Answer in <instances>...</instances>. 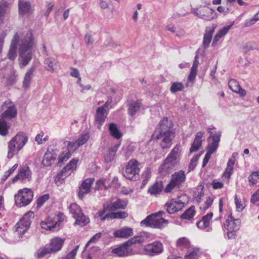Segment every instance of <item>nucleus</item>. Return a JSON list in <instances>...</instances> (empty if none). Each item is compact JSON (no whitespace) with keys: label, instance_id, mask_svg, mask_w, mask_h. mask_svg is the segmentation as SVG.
I'll return each instance as SVG.
<instances>
[{"label":"nucleus","instance_id":"864d4df0","mask_svg":"<svg viewBox=\"0 0 259 259\" xmlns=\"http://www.w3.org/2000/svg\"><path fill=\"white\" fill-rule=\"evenodd\" d=\"M229 88L234 92H237L239 88L240 87L239 83L235 79H231L228 82Z\"/></svg>","mask_w":259,"mask_h":259},{"label":"nucleus","instance_id":"774afa93","mask_svg":"<svg viewBox=\"0 0 259 259\" xmlns=\"http://www.w3.org/2000/svg\"><path fill=\"white\" fill-rule=\"evenodd\" d=\"M110 3V0H100V6L102 9H107Z\"/></svg>","mask_w":259,"mask_h":259},{"label":"nucleus","instance_id":"c03bdc74","mask_svg":"<svg viewBox=\"0 0 259 259\" xmlns=\"http://www.w3.org/2000/svg\"><path fill=\"white\" fill-rule=\"evenodd\" d=\"M192 13L195 15L206 20H211L212 19V17L211 16H208L203 13L202 11L201 7H200L199 9H197L196 10L193 11Z\"/></svg>","mask_w":259,"mask_h":259},{"label":"nucleus","instance_id":"39448f33","mask_svg":"<svg viewBox=\"0 0 259 259\" xmlns=\"http://www.w3.org/2000/svg\"><path fill=\"white\" fill-rule=\"evenodd\" d=\"M33 197V193L31 190L27 188L20 190L15 196L16 205L19 207L26 206L32 201Z\"/></svg>","mask_w":259,"mask_h":259},{"label":"nucleus","instance_id":"bb28decb","mask_svg":"<svg viewBox=\"0 0 259 259\" xmlns=\"http://www.w3.org/2000/svg\"><path fill=\"white\" fill-rule=\"evenodd\" d=\"M203 136V133L201 132H198L196 134L194 142L190 149L191 153L197 151L201 147Z\"/></svg>","mask_w":259,"mask_h":259},{"label":"nucleus","instance_id":"f3484780","mask_svg":"<svg viewBox=\"0 0 259 259\" xmlns=\"http://www.w3.org/2000/svg\"><path fill=\"white\" fill-rule=\"evenodd\" d=\"M19 41V34L16 32L11 42L10 47L8 53V57L11 60H14L17 57V50Z\"/></svg>","mask_w":259,"mask_h":259},{"label":"nucleus","instance_id":"c9c22d12","mask_svg":"<svg viewBox=\"0 0 259 259\" xmlns=\"http://www.w3.org/2000/svg\"><path fill=\"white\" fill-rule=\"evenodd\" d=\"M21 149L18 148V146L11 139L8 143V158H12Z\"/></svg>","mask_w":259,"mask_h":259},{"label":"nucleus","instance_id":"a211bd4d","mask_svg":"<svg viewBox=\"0 0 259 259\" xmlns=\"http://www.w3.org/2000/svg\"><path fill=\"white\" fill-rule=\"evenodd\" d=\"M94 181V178H88L82 182L81 185L79 187L78 197L80 199H82L84 194L90 192Z\"/></svg>","mask_w":259,"mask_h":259},{"label":"nucleus","instance_id":"393cba45","mask_svg":"<svg viewBox=\"0 0 259 259\" xmlns=\"http://www.w3.org/2000/svg\"><path fill=\"white\" fill-rule=\"evenodd\" d=\"M64 242V239L59 237H55L51 240L49 244H48L53 253H55L60 250Z\"/></svg>","mask_w":259,"mask_h":259},{"label":"nucleus","instance_id":"2eb2a0df","mask_svg":"<svg viewBox=\"0 0 259 259\" xmlns=\"http://www.w3.org/2000/svg\"><path fill=\"white\" fill-rule=\"evenodd\" d=\"M221 134V132H219L218 133H211V135L207 139L208 143L206 150L213 152L217 150L219 147Z\"/></svg>","mask_w":259,"mask_h":259},{"label":"nucleus","instance_id":"09e8293b","mask_svg":"<svg viewBox=\"0 0 259 259\" xmlns=\"http://www.w3.org/2000/svg\"><path fill=\"white\" fill-rule=\"evenodd\" d=\"M111 219H122L128 217V213L125 211H119L118 212H111Z\"/></svg>","mask_w":259,"mask_h":259},{"label":"nucleus","instance_id":"37998d69","mask_svg":"<svg viewBox=\"0 0 259 259\" xmlns=\"http://www.w3.org/2000/svg\"><path fill=\"white\" fill-rule=\"evenodd\" d=\"M69 208L70 212L74 218L82 212L80 207L76 203H71L70 205Z\"/></svg>","mask_w":259,"mask_h":259},{"label":"nucleus","instance_id":"9b49d317","mask_svg":"<svg viewBox=\"0 0 259 259\" xmlns=\"http://www.w3.org/2000/svg\"><path fill=\"white\" fill-rule=\"evenodd\" d=\"M143 250L145 252V254L149 256H154L162 253L163 247L160 242L155 241L144 246Z\"/></svg>","mask_w":259,"mask_h":259},{"label":"nucleus","instance_id":"6e6d98bb","mask_svg":"<svg viewBox=\"0 0 259 259\" xmlns=\"http://www.w3.org/2000/svg\"><path fill=\"white\" fill-rule=\"evenodd\" d=\"M49 195L48 194H45L39 197L37 200V207L41 206L45 202L49 200Z\"/></svg>","mask_w":259,"mask_h":259},{"label":"nucleus","instance_id":"ddd939ff","mask_svg":"<svg viewBox=\"0 0 259 259\" xmlns=\"http://www.w3.org/2000/svg\"><path fill=\"white\" fill-rule=\"evenodd\" d=\"M78 160L72 159L65 167H64L60 172L58 174L57 179L58 181H63L67 176L75 169Z\"/></svg>","mask_w":259,"mask_h":259},{"label":"nucleus","instance_id":"4d7b16f0","mask_svg":"<svg viewBox=\"0 0 259 259\" xmlns=\"http://www.w3.org/2000/svg\"><path fill=\"white\" fill-rule=\"evenodd\" d=\"M258 15V14H256V15H255L254 16V17L249 20H246L245 22V27H249V26H250L252 25H253L254 24H255L256 23V22L257 21V20H259V17L257 16Z\"/></svg>","mask_w":259,"mask_h":259},{"label":"nucleus","instance_id":"a19ab883","mask_svg":"<svg viewBox=\"0 0 259 259\" xmlns=\"http://www.w3.org/2000/svg\"><path fill=\"white\" fill-rule=\"evenodd\" d=\"M50 253H53L48 245H46L44 247L40 248L37 252V257L41 258L45 256L46 255Z\"/></svg>","mask_w":259,"mask_h":259},{"label":"nucleus","instance_id":"13d9d810","mask_svg":"<svg viewBox=\"0 0 259 259\" xmlns=\"http://www.w3.org/2000/svg\"><path fill=\"white\" fill-rule=\"evenodd\" d=\"M234 199L237 210L239 212L242 211L244 209V206L242 204L241 201L238 199L237 196L236 195L235 196Z\"/></svg>","mask_w":259,"mask_h":259},{"label":"nucleus","instance_id":"ea45409f","mask_svg":"<svg viewBox=\"0 0 259 259\" xmlns=\"http://www.w3.org/2000/svg\"><path fill=\"white\" fill-rule=\"evenodd\" d=\"M109 130L111 135L115 138L119 139L121 137V134L119 132L115 124L113 123H110L109 124Z\"/></svg>","mask_w":259,"mask_h":259},{"label":"nucleus","instance_id":"4be33fe9","mask_svg":"<svg viewBox=\"0 0 259 259\" xmlns=\"http://www.w3.org/2000/svg\"><path fill=\"white\" fill-rule=\"evenodd\" d=\"M133 229L131 228L124 227L116 230L113 234L115 237L127 238L133 235Z\"/></svg>","mask_w":259,"mask_h":259},{"label":"nucleus","instance_id":"3c124183","mask_svg":"<svg viewBox=\"0 0 259 259\" xmlns=\"http://www.w3.org/2000/svg\"><path fill=\"white\" fill-rule=\"evenodd\" d=\"M259 179V172H252L248 178V182L250 186H253L257 183V179Z\"/></svg>","mask_w":259,"mask_h":259},{"label":"nucleus","instance_id":"4c0bfd02","mask_svg":"<svg viewBox=\"0 0 259 259\" xmlns=\"http://www.w3.org/2000/svg\"><path fill=\"white\" fill-rule=\"evenodd\" d=\"M195 213V207L194 206H190L180 216L181 220H192Z\"/></svg>","mask_w":259,"mask_h":259},{"label":"nucleus","instance_id":"de8ad7c7","mask_svg":"<svg viewBox=\"0 0 259 259\" xmlns=\"http://www.w3.org/2000/svg\"><path fill=\"white\" fill-rule=\"evenodd\" d=\"M89 139V134L88 133H85L82 134L80 136H79L76 142L77 143L78 146L80 147L86 143Z\"/></svg>","mask_w":259,"mask_h":259},{"label":"nucleus","instance_id":"1a4fd4ad","mask_svg":"<svg viewBox=\"0 0 259 259\" xmlns=\"http://www.w3.org/2000/svg\"><path fill=\"white\" fill-rule=\"evenodd\" d=\"M174 137L173 132L167 133H154L152 136L153 140H161L160 143V146L162 149H166L169 148L171 144L172 138Z\"/></svg>","mask_w":259,"mask_h":259},{"label":"nucleus","instance_id":"f257e3e1","mask_svg":"<svg viewBox=\"0 0 259 259\" xmlns=\"http://www.w3.org/2000/svg\"><path fill=\"white\" fill-rule=\"evenodd\" d=\"M35 44L31 31H28L25 35H19L18 49L19 64L22 67L27 66L32 58V50Z\"/></svg>","mask_w":259,"mask_h":259},{"label":"nucleus","instance_id":"a18cd8bd","mask_svg":"<svg viewBox=\"0 0 259 259\" xmlns=\"http://www.w3.org/2000/svg\"><path fill=\"white\" fill-rule=\"evenodd\" d=\"M10 126H8L6 121L4 119H0V135L5 136L8 134V130Z\"/></svg>","mask_w":259,"mask_h":259},{"label":"nucleus","instance_id":"f8f14e48","mask_svg":"<svg viewBox=\"0 0 259 259\" xmlns=\"http://www.w3.org/2000/svg\"><path fill=\"white\" fill-rule=\"evenodd\" d=\"M32 171L27 165L20 168L18 174L13 178V182L20 180L24 183L30 182L32 180Z\"/></svg>","mask_w":259,"mask_h":259},{"label":"nucleus","instance_id":"cd10ccee","mask_svg":"<svg viewBox=\"0 0 259 259\" xmlns=\"http://www.w3.org/2000/svg\"><path fill=\"white\" fill-rule=\"evenodd\" d=\"M45 67L48 71H55L58 67V61L54 58H47L44 60Z\"/></svg>","mask_w":259,"mask_h":259},{"label":"nucleus","instance_id":"6e6552de","mask_svg":"<svg viewBox=\"0 0 259 259\" xmlns=\"http://www.w3.org/2000/svg\"><path fill=\"white\" fill-rule=\"evenodd\" d=\"M33 218V212L30 211L25 214L22 219L16 224V230L19 234L23 235L29 229Z\"/></svg>","mask_w":259,"mask_h":259},{"label":"nucleus","instance_id":"412c9836","mask_svg":"<svg viewBox=\"0 0 259 259\" xmlns=\"http://www.w3.org/2000/svg\"><path fill=\"white\" fill-rule=\"evenodd\" d=\"M215 26L213 24L211 26L206 27L205 33L203 36V45L205 49L207 48L212 39V35L214 31Z\"/></svg>","mask_w":259,"mask_h":259},{"label":"nucleus","instance_id":"7c9ffc66","mask_svg":"<svg viewBox=\"0 0 259 259\" xmlns=\"http://www.w3.org/2000/svg\"><path fill=\"white\" fill-rule=\"evenodd\" d=\"M109 208V212L115 211L117 209H124L127 205V204L124 201L120 199H118L117 201L107 203Z\"/></svg>","mask_w":259,"mask_h":259},{"label":"nucleus","instance_id":"72a5a7b5","mask_svg":"<svg viewBox=\"0 0 259 259\" xmlns=\"http://www.w3.org/2000/svg\"><path fill=\"white\" fill-rule=\"evenodd\" d=\"M212 216V212L208 213L203 216L202 220L197 223V227L202 229H204L208 227Z\"/></svg>","mask_w":259,"mask_h":259},{"label":"nucleus","instance_id":"473e14b6","mask_svg":"<svg viewBox=\"0 0 259 259\" xmlns=\"http://www.w3.org/2000/svg\"><path fill=\"white\" fill-rule=\"evenodd\" d=\"M163 187L162 182L157 181L149 188L148 193L151 195L156 196L162 191Z\"/></svg>","mask_w":259,"mask_h":259},{"label":"nucleus","instance_id":"c85d7f7f","mask_svg":"<svg viewBox=\"0 0 259 259\" xmlns=\"http://www.w3.org/2000/svg\"><path fill=\"white\" fill-rule=\"evenodd\" d=\"M40 226L42 229L51 232L59 230V228H57V223H54L51 218H48L47 221L41 222Z\"/></svg>","mask_w":259,"mask_h":259},{"label":"nucleus","instance_id":"0eeeda50","mask_svg":"<svg viewBox=\"0 0 259 259\" xmlns=\"http://www.w3.org/2000/svg\"><path fill=\"white\" fill-rule=\"evenodd\" d=\"M0 112H2L1 117L4 119H11L15 118L17 114V109L10 100H7L2 104L0 107Z\"/></svg>","mask_w":259,"mask_h":259},{"label":"nucleus","instance_id":"58836bf2","mask_svg":"<svg viewBox=\"0 0 259 259\" xmlns=\"http://www.w3.org/2000/svg\"><path fill=\"white\" fill-rule=\"evenodd\" d=\"M74 219H75V224L81 227L85 226L90 222L89 218L85 217L82 212L75 217Z\"/></svg>","mask_w":259,"mask_h":259},{"label":"nucleus","instance_id":"2f4dec72","mask_svg":"<svg viewBox=\"0 0 259 259\" xmlns=\"http://www.w3.org/2000/svg\"><path fill=\"white\" fill-rule=\"evenodd\" d=\"M56 154L51 152H47L44 155L41 164L44 166H50L56 158Z\"/></svg>","mask_w":259,"mask_h":259},{"label":"nucleus","instance_id":"f704fd0d","mask_svg":"<svg viewBox=\"0 0 259 259\" xmlns=\"http://www.w3.org/2000/svg\"><path fill=\"white\" fill-rule=\"evenodd\" d=\"M18 7L19 14L23 15L29 12L30 4L28 2L20 0L18 3Z\"/></svg>","mask_w":259,"mask_h":259},{"label":"nucleus","instance_id":"4468645a","mask_svg":"<svg viewBox=\"0 0 259 259\" xmlns=\"http://www.w3.org/2000/svg\"><path fill=\"white\" fill-rule=\"evenodd\" d=\"M185 206V203L181 200L173 199L167 202L164 207V209L169 214H172L181 210Z\"/></svg>","mask_w":259,"mask_h":259},{"label":"nucleus","instance_id":"79ce46f5","mask_svg":"<svg viewBox=\"0 0 259 259\" xmlns=\"http://www.w3.org/2000/svg\"><path fill=\"white\" fill-rule=\"evenodd\" d=\"M184 88V85L183 83L181 82H174L171 83L170 91L171 93L174 94L177 92L182 91Z\"/></svg>","mask_w":259,"mask_h":259},{"label":"nucleus","instance_id":"49530a36","mask_svg":"<svg viewBox=\"0 0 259 259\" xmlns=\"http://www.w3.org/2000/svg\"><path fill=\"white\" fill-rule=\"evenodd\" d=\"M9 4L7 2L0 3V21H2L8 8Z\"/></svg>","mask_w":259,"mask_h":259},{"label":"nucleus","instance_id":"69168bd1","mask_svg":"<svg viewBox=\"0 0 259 259\" xmlns=\"http://www.w3.org/2000/svg\"><path fill=\"white\" fill-rule=\"evenodd\" d=\"M211 185L214 189H221L224 186V184L223 183L218 182L215 180L212 181Z\"/></svg>","mask_w":259,"mask_h":259},{"label":"nucleus","instance_id":"5fc2aeb1","mask_svg":"<svg viewBox=\"0 0 259 259\" xmlns=\"http://www.w3.org/2000/svg\"><path fill=\"white\" fill-rule=\"evenodd\" d=\"M213 201V199L212 198L210 197H207L204 204L200 206V209L203 211L206 210L211 205Z\"/></svg>","mask_w":259,"mask_h":259},{"label":"nucleus","instance_id":"338daca9","mask_svg":"<svg viewBox=\"0 0 259 259\" xmlns=\"http://www.w3.org/2000/svg\"><path fill=\"white\" fill-rule=\"evenodd\" d=\"M259 200V189L252 196L250 202L253 203H256Z\"/></svg>","mask_w":259,"mask_h":259},{"label":"nucleus","instance_id":"680f3d73","mask_svg":"<svg viewBox=\"0 0 259 259\" xmlns=\"http://www.w3.org/2000/svg\"><path fill=\"white\" fill-rule=\"evenodd\" d=\"M201 8L202 11L203 12V13H204L205 15L211 16L212 17V19H213V11L211 9L206 6L201 7Z\"/></svg>","mask_w":259,"mask_h":259},{"label":"nucleus","instance_id":"8fccbe9b","mask_svg":"<svg viewBox=\"0 0 259 259\" xmlns=\"http://www.w3.org/2000/svg\"><path fill=\"white\" fill-rule=\"evenodd\" d=\"M153 217L154 215L153 214L148 215L144 220L141 222V226L152 228Z\"/></svg>","mask_w":259,"mask_h":259},{"label":"nucleus","instance_id":"0e129e2a","mask_svg":"<svg viewBox=\"0 0 259 259\" xmlns=\"http://www.w3.org/2000/svg\"><path fill=\"white\" fill-rule=\"evenodd\" d=\"M101 233L96 234L86 244L85 247L87 248L90 243L97 242L101 238Z\"/></svg>","mask_w":259,"mask_h":259},{"label":"nucleus","instance_id":"e433bc0d","mask_svg":"<svg viewBox=\"0 0 259 259\" xmlns=\"http://www.w3.org/2000/svg\"><path fill=\"white\" fill-rule=\"evenodd\" d=\"M118 147V145H116L114 147H111L105 154V161L106 162H111L113 160Z\"/></svg>","mask_w":259,"mask_h":259},{"label":"nucleus","instance_id":"7ed1b4c3","mask_svg":"<svg viewBox=\"0 0 259 259\" xmlns=\"http://www.w3.org/2000/svg\"><path fill=\"white\" fill-rule=\"evenodd\" d=\"M180 149L176 145L171 151L159 168V172L163 177L169 174L177 166L179 163Z\"/></svg>","mask_w":259,"mask_h":259},{"label":"nucleus","instance_id":"6ab92c4d","mask_svg":"<svg viewBox=\"0 0 259 259\" xmlns=\"http://www.w3.org/2000/svg\"><path fill=\"white\" fill-rule=\"evenodd\" d=\"M230 220H226L224 223V227L228 231H237L240 228L241 221L239 219H234L230 215Z\"/></svg>","mask_w":259,"mask_h":259},{"label":"nucleus","instance_id":"f03ea898","mask_svg":"<svg viewBox=\"0 0 259 259\" xmlns=\"http://www.w3.org/2000/svg\"><path fill=\"white\" fill-rule=\"evenodd\" d=\"M150 236V233L147 232H140L137 235L123 242L120 246L113 249L112 252L120 257L139 254L140 251L135 248L133 245L145 243Z\"/></svg>","mask_w":259,"mask_h":259},{"label":"nucleus","instance_id":"e2e57ef3","mask_svg":"<svg viewBox=\"0 0 259 259\" xmlns=\"http://www.w3.org/2000/svg\"><path fill=\"white\" fill-rule=\"evenodd\" d=\"M107 211H109V207L107 203L104 204L103 205V209L96 213L95 217H102Z\"/></svg>","mask_w":259,"mask_h":259},{"label":"nucleus","instance_id":"c756f323","mask_svg":"<svg viewBox=\"0 0 259 259\" xmlns=\"http://www.w3.org/2000/svg\"><path fill=\"white\" fill-rule=\"evenodd\" d=\"M35 69V67L34 66H31L26 72L23 82V87L25 89H27L29 88Z\"/></svg>","mask_w":259,"mask_h":259},{"label":"nucleus","instance_id":"aec40b11","mask_svg":"<svg viewBox=\"0 0 259 259\" xmlns=\"http://www.w3.org/2000/svg\"><path fill=\"white\" fill-rule=\"evenodd\" d=\"M107 112L104 111L103 107H99L96 110L95 122L98 124L97 128L100 129L101 126L105 121L107 118Z\"/></svg>","mask_w":259,"mask_h":259},{"label":"nucleus","instance_id":"a878e982","mask_svg":"<svg viewBox=\"0 0 259 259\" xmlns=\"http://www.w3.org/2000/svg\"><path fill=\"white\" fill-rule=\"evenodd\" d=\"M142 103L141 100L132 101L128 105V113L131 116H134L142 107Z\"/></svg>","mask_w":259,"mask_h":259},{"label":"nucleus","instance_id":"5701e85b","mask_svg":"<svg viewBox=\"0 0 259 259\" xmlns=\"http://www.w3.org/2000/svg\"><path fill=\"white\" fill-rule=\"evenodd\" d=\"M159 125V128L156 129L154 133L172 132V131H170V129L172 127V124L171 122L168 120L167 117L163 118L160 122Z\"/></svg>","mask_w":259,"mask_h":259},{"label":"nucleus","instance_id":"603ef678","mask_svg":"<svg viewBox=\"0 0 259 259\" xmlns=\"http://www.w3.org/2000/svg\"><path fill=\"white\" fill-rule=\"evenodd\" d=\"M177 245L180 248H187L189 246L190 242L187 238L183 237L178 240Z\"/></svg>","mask_w":259,"mask_h":259},{"label":"nucleus","instance_id":"20e7f679","mask_svg":"<svg viewBox=\"0 0 259 259\" xmlns=\"http://www.w3.org/2000/svg\"><path fill=\"white\" fill-rule=\"evenodd\" d=\"M186 179V174L184 170L175 172L171 175L170 181L165 188L164 192H170L174 189L180 190L183 187Z\"/></svg>","mask_w":259,"mask_h":259},{"label":"nucleus","instance_id":"dca6fc26","mask_svg":"<svg viewBox=\"0 0 259 259\" xmlns=\"http://www.w3.org/2000/svg\"><path fill=\"white\" fill-rule=\"evenodd\" d=\"M164 213L163 211H159L156 213H153L154 217L152 224V228L162 229L164 227L167 225L168 221L162 218H158V217L162 215Z\"/></svg>","mask_w":259,"mask_h":259},{"label":"nucleus","instance_id":"9d476101","mask_svg":"<svg viewBox=\"0 0 259 259\" xmlns=\"http://www.w3.org/2000/svg\"><path fill=\"white\" fill-rule=\"evenodd\" d=\"M64 144H66V147L63 148L62 154L59 156V163L67 161L73 152L79 147L76 141L75 142H66Z\"/></svg>","mask_w":259,"mask_h":259},{"label":"nucleus","instance_id":"b1692460","mask_svg":"<svg viewBox=\"0 0 259 259\" xmlns=\"http://www.w3.org/2000/svg\"><path fill=\"white\" fill-rule=\"evenodd\" d=\"M15 142L19 149H22L28 141V137L23 132L18 133L14 138L12 139Z\"/></svg>","mask_w":259,"mask_h":259},{"label":"nucleus","instance_id":"052dcab7","mask_svg":"<svg viewBox=\"0 0 259 259\" xmlns=\"http://www.w3.org/2000/svg\"><path fill=\"white\" fill-rule=\"evenodd\" d=\"M234 23L233 22L231 24L224 26L222 29H220L218 33L221 36L223 37L231 29L232 26L233 25Z\"/></svg>","mask_w":259,"mask_h":259},{"label":"nucleus","instance_id":"bf43d9fd","mask_svg":"<svg viewBox=\"0 0 259 259\" xmlns=\"http://www.w3.org/2000/svg\"><path fill=\"white\" fill-rule=\"evenodd\" d=\"M199 256L198 250H194L189 254L185 255V259H197Z\"/></svg>","mask_w":259,"mask_h":259},{"label":"nucleus","instance_id":"423d86ee","mask_svg":"<svg viewBox=\"0 0 259 259\" xmlns=\"http://www.w3.org/2000/svg\"><path fill=\"white\" fill-rule=\"evenodd\" d=\"M139 171L138 162L136 159H131L128 162L123 175L126 179L135 181L139 179Z\"/></svg>","mask_w":259,"mask_h":259}]
</instances>
